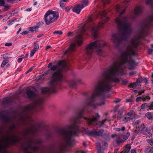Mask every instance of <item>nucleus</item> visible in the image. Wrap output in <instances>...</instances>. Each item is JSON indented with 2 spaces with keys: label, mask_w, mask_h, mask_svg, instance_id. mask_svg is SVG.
<instances>
[{
  "label": "nucleus",
  "mask_w": 153,
  "mask_h": 153,
  "mask_svg": "<svg viewBox=\"0 0 153 153\" xmlns=\"http://www.w3.org/2000/svg\"><path fill=\"white\" fill-rule=\"evenodd\" d=\"M5 2L4 0H0V6H4Z\"/></svg>",
  "instance_id": "nucleus-43"
},
{
  "label": "nucleus",
  "mask_w": 153,
  "mask_h": 153,
  "mask_svg": "<svg viewBox=\"0 0 153 153\" xmlns=\"http://www.w3.org/2000/svg\"><path fill=\"white\" fill-rule=\"evenodd\" d=\"M39 26L37 25L35 26L34 27H32L29 28V30L31 31H36V29L39 28Z\"/></svg>",
  "instance_id": "nucleus-26"
},
{
  "label": "nucleus",
  "mask_w": 153,
  "mask_h": 153,
  "mask_svg": "<svg viewBox=\"0 0 153 153\" xmlns=\"http://www.w3.org/2000/svg\"><path fill=\"white\" fill-rule=\"evenodd\" d=\"M125 11V10L120 14L119 16L116 18L115 22L116 23L120 33H117L112 35L111 40L115 45L116 47L123 41L126 40L131 33V25L128 21V18L125 17L121 18L122 15Z\"/></svg>",
  "instance_id": "nucleus-2"
},
{
  "label": "nucleus",
  "mask_w": 153,
  "mask_h": 153,
  "mask_svg": "<svg viewBox=\"0 0 153 153\" xmlns=\"http://www.w3.org/2000/svg\"><path fill=\"white\" fill-rule=\"evenodd\" d=\"M3 122L7 124L10 122L12 124L9 127V131L5 137L0 139V153H7L6 148L10 145L18 143L20 137L13 134V129L16 127V125L11 120H2Z\"/></svg>",
  "instance_id": "nucleus-3"
},
{
  "label": "nucleus",
  "mask_w": 153,
  "mask_h": 153,
  "mask_svg": "<svg viewBox=\"0 0 153 153\" xmlns=\"http://www.w3.org/2000/svg\"><path fill=\"white\" fill-rule=\"evenodd\" d=\"M150 99V97L148 96H143V101H148Z\"/></svg>",
  "instance_id": "nucleus-27"
},
{
  "label": "nucleus",
  "mask_w": 153,
  "mask_h": 153,
  "mask_svg": "<svg viewBox=\"0 0 153 153\" xmlns=\"http://www.w3.org/2000/svg\"><path fill=\"white\" fill-rule=\"evenodd\" d=\"M104 146H105V147H107L108 146V144L106 142H104Z\"/></svg>",
  "instance_id": "nucleus-59"
},
{
  "label": "nucleus",
  "mask_w": 153,
  "mask_h": 153,
  "mask_svg": "<svg viewBox=\"0 0 153 153\" xmlns=\"http://www.w3.org/2000/svg\"><path fill=\"white\" fill-rule=\"evenodd\" d=\"M140 101H143V96L142 97H138L136 99V102H138Z\"/></svg>",
  "instance_id": "nucleus-35"
},
{
  "label": "nucleus",
  "mask_w": 153,
  "mask_h": 153,
  "mask_svg": "<svg viewBox=\"0 0 153 153\" xmlns=\"http://www.w3.org/2000/svg\"><path fill=\"white\" fill-rule=\"evenodd\" d=\"M107 12L105 10L104 11L100 14L101 18L105 16L107 14Z\"/></svg>",
  "instance_id": "nucleus-36"
},
{
  "label": "nucleus",
  "mask_w": 153,
  "mask_h": 153,
  "mask_svg": "<svg viewBox=\"0 0 153 153\" xmlns=\"http://www.w3.org/2000/svg\"><path fill=\"white\" fill-rule=\"evenodd\" d=\"M33 68L34 67H33L30 68L26 72V73L27 74L29 72L31 71L33 69Z\"/></svg>",
  "instance_id": "nucleus-48"
},
{
  "label": "nucleus",
  "mask_w": 153,
  "mask_h": 153,
  "mask_svg": "<svg viewBox=\"0 0 153 153\" xmlns=\"http://www.w3.org/2000/svg\"><path fill=\"white\" fill-rule=\"evenodd\" d=\"M137 83L136 82H134L131 83L128 86V87L130 88H133L136 87L137 85Z\"/></svg>",
  "instance_id": "nucleus-33"
},
{
  "label": "nucleus",
  "mask_w": 153,
  "mask_h": 153,
  "mask_svg": "<svg viewBox=\"0 0 153 153\" xmlns=\"http://www.w3.org/2000/svg\"><path fill=\"white\" fill-rule=\"evenodd\" d=\"M139 120H136L134 122L132 123V124L133 125H136L137 124H138L139 123Z\"/></svg>",
  "instance_id": "nucleus-44"
},
{
  "label": "nucleus",
  "mask_w": 153,
  "mask_h": 153,
  "mask_svg": "<svg viewBox=\"0 0 153 153\" xmlns=\"http://www.w3.org/2000/svg\"><path fill=\"white\" fill-rule=\"evenodd\" d=\"M50 67V69L42 75L44 76L50 72L51 73V79L49 82V88H45L42 89V92L44 94L56 92L60 83L64 79L62 71L68 70L69 69V65L66 61H59L56 65H53L52 63H50L48 65V68H49Z\"/></svg>",
  "instance_id": "nucleus-1"
},
{
  "label": "nucleus",
  "mask_w": 153,
  "mask_h": 153,
  "mask_svg": "<svg viewBox=\"0 0 153 153\" xmlns=\"http://www.w3.org/2000/svg\"><path fill=\"white\" fill-rule=\"evenodd\" d=\"M145 2L146 4H150L152 7L153 6V0H146Z\"/></svg>",
  "instance_id": "nucleus-28"
},
{
  "label": "nucleus",
  "mask_w": 153,
  "mask_h": 153,
  "mask_svg": "<svg viewBox=\"0 0 153 153\" xmlns=\"http://www.w3.org/2000/svg\"><path fill=\"white\" fill-rule=\"evenodd\" d=\"M143 8L141 6L136 7L134 10V13L132 12L130 13L129 17L131 19H135L137 16H138L142 12Z\"/></svg>",
  "instance_id": "nucleus-12"
},
{
  "label": "nucleus",
  "mask_w": 153,
  "mask_h": 153,
  "mask_svg": "<svg viewBox=\"0 0 153 153\" xmlns=\"http://www.w3.org/2000/svg\"><path fill=\"white\" fill-rule=\"evenodd\" d=\"M29 32V31H24L21 34L22 35H24L28 33Z\"/></svg>",
  "instance_id": "nucleus-47"
},
{
  "label": "nucleus",
  "mask_w": 153,
  "mask_h": 153,
  "mask_svg": "<svg viewBox=\"0 0 153 153\" xmlns=\"http://www.w3.org/2000/svg\"><path fill=\"white\" fill-rule=\"evenodd\" d=\"M3 6L4 7V11H6L9 9V6L8 5H4V6Z\"/></svg>",
  "instance_id": "nucleus-41"
},
{
  "label": "nucleus",
  "mask_w": 153,
  "mask_h": 153,
  "mask_svg": "<svg viewBox=\"0 0 153 153\" xmlns=\"http://www.w3.org/2000/svg\"><path fill=\"white\" fill-rule=\"evenodd\" d=\"M131 148V146L129 144H127L126 145L125 149L121 153H128L130 150Z\"/></svg>",
  "instance_id": "nucleus-18"
},
{
  "label": "nucleus",
  "mask_w": 153,
  "mask_h": 153,
  "mask_svg": "<svg viewBox=\"0 0 153 153\" xmlns=\"http://www.w3.org/2000/svg\"><path fill=\"white\" fill-rule=\"evenodd\" d=\"M7 55H10V54L8 53H7V54H5L3 55V56H4L3 59H4V60H8L9 59V58H11V57H10L8 56H6Z\"/></svg>",
  "instance_id": "nucleus-29"
},
{
  "label": "nucleus",
  "mask_w": 153,
  "mask_h": 153,
  "mask_svg": "<svg viewBox=\"0 0 153 153\" xmlns=\"http://www.w3.org/2000/svg\"><path fill=\"white\" fill-rule=\"evenodd\" d=\"M58 13L51 10L48 11L45 15L44 19L46 24L49 25L55 22L58 18Z\"/></svg>",
  "instance_id": "nucleus-8"
},
{
  "label": "nucleus",
  "mask_w": 153,
  "mask_h": 153,
  "mask_svg": "<svg viewBox=\"0 0 153 153\" xmlns=\"http://www.w3.org/2000/svg\"><path fill=\"white\" fill-rule=\"evenodd\" d=\"M15 21H17V19H15L11 21H8V25H10L13 24V22Z\"/></svg>",
  "instance_id": "nucleus-31"
},
{
  "label": "nucleus",
  "mask_w": 153,
  "mask_h": 153,
  "mask_svg": "<svg viewBox=\"0 0 153 153\" xmlns=\"http://www.w3.org/2000/svg\"><path fill=\"white\" fill-rule=\"evenodd\" d=\"M135 117V114L132 111L130 110L127 114L123 118V121L125 123L129 121Z\"/></svg>",
  "instance_id": "nucleus-14"
},
{
  "label": "nucleus",
  "mask_w": 153,
  "mask_h": 153,
  "mask_svg": "<svg viewBox=\"0 0 153 153\" xmlns=\"http://www.w3.org/2000/svg\"><path fill=\"white\" fill-rule=\"evenodd\" d=\"M128 83V82L126 80H123L122 81V84L125 85L126 84Z\"/></svg>",
  "instance_id": "nucleus-55"
},
{
  "label": "nucleus",
  "mask_w": 153,
  "mask_h": 153,
  "mask_svg": "<svg viewBox=\"0 0 153 153\" xmlns=\"http://www.w3.org/2000/svg\"><path fill=\"white\" fill-rule=\"evenodd\" d=\"M65 9L67 12H68L70 9V8L69 7H66L65 8Z\"/></svg>",
  "instance_id": "nucleus-57"
},
{
  "label": "nucleus",
  "mask_w": 153,
  "mask_h": 153,
  "mask_svg": "<svg viewBox=\"0 0 153 153\" xmlns=\"http://www.w3.org/2000/svg\"><path fill=\"white\" fill-rule=\"evenodd\" d=\"M149 142L150 143V145H152L153 144V138L148 140Z\"/></svg>",
  "instance_id": "nucleus-50"
},
{
  "label": "nucleus",
  "mask_w": 153,
  "mask_h": 153,
  "mask_svg": "<svg viewBox=\"0 0 153 153\" xmlns=\"http://www.w3.org/2000/svg\"><path fill=\"white\" fill-rule=\"evenodd\" d=\"M131 152V153H137L136 151L134 149H132Z\"/></svg>",
  "instance_id": "nucleus-61"
},
{
  "label": "nucleus",
  "mask_w": 153,
  "mask_h": 153,
  "mask_svg": "<svg viewBox=\"0 0 153 153\" xmlns=\"http://www.w3.org/2000/svg\"><path fill=\"white\" fill-rule=\"evenodd\" d=\"M106 45V43L102 40H98L90 43L86 48V52L88 55H91L94 50H95L98 55H102V48Z\"/></svg>",
  "instance_id": "nucleus-5"
},
{
  "label": "nucleus",
  "mask_w": 153,
  "mask_h": 153,
  "mask_svg": "<svg viewBox=\"0 0 153 153\" xmlns=\"http://www.w3.org/2000/svg\"><path fill=\"white\" fill-rule=\"evenodd\" d=\"M145 151L146 153H153V148H147Z\"/></svg>",
  "instance_id": "nucleus-24"
},
{
  "label": "nucleus",
  "mask_w": 153,
  "mask_h": 153,
  "mask_svg": "<svg viewBox=\"0 0 153 153\" xmlns=\"http://www.w3.org/2000/svg\"><path fill=\"white\" fill-rule=\"evenodd\" d=\"M129 135V132H127L125 135H117L115 134L112 135V137H116L117 143L119 144L121 143L124 142L126 140Z\"/></svg>",
  "instance_id": "nucleus-11"
},
{
  "label": "nucleus",
  "mask_w": 153,
  "mask_h": 153,
  "mask_svg": "<svg viewBox=\"0 0 153 153\" xmlns=\"http://www.w3.org/2000/svg\"><path fill=\"white\" fill-rule=\"evenodd\" d=\"M72 33L71 32H69L67 34V35L68 36H71L72 34Z\"/></svg>",
  "instance_id": "nucleus-63"
},
{
  "label": "nucleus",
  "mask_w": 153,
  "mask_h": 153,
  "mask_svg": "<svg viewBox=\"0 0 153 153\" xmlns=\"http://www.w3.org/2000/svg\"><path fill=\"white\" fill-rule=\"evenodd\" d=\"M79 82V80H73L70 81L69 83V86L70 87H72L76 85L77 83V82Z\"/></svg>",
  "instance_id": "nucleus-21"
},
{
  "label": "nucleus",
  "mask_w": 153,
  "mask_h": 153,
  "mask_svg": "<svg viewBox=\"0 0 153 153\" xmlns=\"http://www.w3.org/2000/svg\"><path fill=\"white\" fill-rule=\"evenodd\" d=\"M82 9L80 4H78L74 6L72 9V10L73 12L79 14Z\"/></svg>",
  "instance_id": "nucleus-17"
},
{
  "label": "nucleus",
  "mask_w": 153,
  "mask_h": 153,
  "mask_svg": "<svg viewBox=\"0 0 153 153\" xmlns=\"http://www.w3.org/2000/svg\"><path fill=\"white\" fill-rule=\"evenodd\" d=\"M104 23V22H100L98 25H95L94 23L91 26V31L92 33V35L94 39H96L98 37L97 33L99 29L103 27V25Z\"/></svg>",
  "instance_id": "nucleus-10"
},
{
  "label": "nucleus",
  "mask_w": 153,
  "mask_h": 153,
  "mask_svg": "<svg viewBox=\"0 0 153 153\" xmlns=\"http://www.w3.org/2000/svg\"><path fill=\"white\" fill-rule=\"evenodd\" d=\"M76 153H85V152L83 150L77 151Z\"/></svg>",
  "instance_id": "nucleus-56"
},
{
  "label": "nucleus",
  "mask_w": 153,
  "mask_h": 153,
  "mask_svg": "<svg viewBox=\"0 0 153 153\" xmlns=\"http://www.w3.org/2000/svg\"><path fill=\"white\" fill-rule=\"evenodd\" d=\"M4 104H10L12 102V100L11 98L6 99L3 101Z\"/></svg>",
  "instance_id": "nucleus-22"
},
{
  "label": "nucleus",
  "mask_w": 153,
  "mask_h": 153,
  "mask_svg": "<svg viewBox=\"0 0 153 153\" xmlns=\"http://www.w3.org/2000/svg\"><path fill=\"white\" fill-rule=\"evenodd\" d=\"M88 134L90 135L98 136H104L106 135V133L105 132L103 129H100L98 131L94 129L88 131Z\"/></svg>",
  "instance_id": "nucleus-13"
},
{
  "label": "nucleus",
  "mask_w": 153,
  "mask_h": 153,
  "mask_svg": "<svg viewBox=\"0 0 153 153\" xmlns=\"http://www.w3.org/2000/svg\"><path fill=\"white\" fill-rule=\"evenodd\" d=\"M88 0H84L80 4L81 8H83L86 6L88 4Z\"/></svg>",
  "instance_id": "nucleus-20"
},
{
  "label": "nucleus",
  "mask_w": 153,
  "mask_h": 153,
  "mask_svg": "<svg viewBox=\"0 0 153 153\" xmlns=\"http://www.w3.org/2000/svg\"><path fill=\"white\" fill-rule=\"evenodd\" d=\"M38 132V126L35 125H32L30 128H27L22 133L24 137L29 136L31 134H34Z\"/></svg>",
  "instance_id": "nucleus-9"
},
{
  "label": "nucleus",
  "mask_w": 153,
  "mask_h": 153,
  "mask_svg": "<svg viewBox=\"0 0 153 153\" xmlns=\"http://www.w3.org/2000/svg\"><path fill=\"white\" fill-rule=\"evenodd\" d=\"M62 33V32L61 31H56L53 32V34H57L58 35H61Z\"/></svg>",
  "instance_id": "nucleus-39"
},
{
  "label": "nucleus",
  "mask_w": 153,
  "mask_h": 153,
  "mask_svg": "<svg viewBox=\"0 0 153 153\" xmlns=\"http://www.w3.org/2000/svg\"><path fill=\"white\" fill-rule=\"evenodd\" d=\"M23 59L24 58L23 57L22 58H19V59H18L17 60L18 62L19 63L21 62H22V59Z\"/></svg>",
  "instance_id": "nucleus-54"
},
{
  "label": "nucleus",
  "mask_w": 153,
  "mask_h": 153,
  "mask_svg": "<svg viewBox=\"0 0 153 153\" xmlns=\"http://www.w3.org/2000/svg\"><path fill=\"white\" fill-rule=\"evenodd\" d=\"M26 93L29 99H34V101L33 103L23 108V111L19 120L20 121H24L27 118H29V116L27 114L28 113H33V110H35L37 106H42L44 102L43 98L37 95L33 91L28 90Z\"/></svg>",
  "instance_id": "nucleus-4"
},
{
  "label": "nucleus",
  "mask_w": 153,
  "mask_h": 153,
  "mask_svg": "<svg viewBox=\"0 0 153 153\" xmlns=\"http://www.w3.org/2000/svg\"><path fill=\"white\" fill-rule=\"evenodd\" d=\"M144 92H145V90H143L142 91H138V95H141V94L142 93H144Z\"/></svg>",
  "instance_id": "nucleus-45"
},
{
  "label": "nucleus",
  "mask_w": 153,
  "mask_h": 153,
  "mask_svg": "<svg viewBox=\"0 0 153 153\" xmlns=\"http://www.w3.org/2000/svg\"><path fill=\"white\" fill-rule=\"evenodd\" d=\"M152 22L153 14L147 18L141 24L138 36L135 37L133 38H143L144 36H146L150 23Z\"/></svg>",
  "instance_id": "nucleus-7"
},
{
  "label": "nucleus",
  "mask_w": 153,
  "mask_h": 153,
  "mask_svg": "<svg viewBox=\"0 0 153 153\" xmlns=\"http://www.w3.org/2000/svg\"><path fill=\"white\" fill-rule=\"evenodd\" d=\"M148 107L149 108V109H153V103L151 104L150 105L148 106Z\"/></svg>",
  "instance_id": "nucleus-49"
},
{
  "label": "nucleus",
  "mask_w": 153,
  "mask_h": 153,
  "mask_svg": "<svg viewBox=\"0 0 153 153\" xmlns=\"http://www.w3.org/2000/svg\"><path fill=\"white\" fill-rule=\"evenodd\" d=\"M153 51V50L152 49H149V54H151L152 52Z\"/></svg>",
  "instance_id": "nucleus-62"
},
{
  "label": "nucleus",
  "mask_w": 153,
  "mask_h": 153,
  "mask_svg": "<svg viewBox=\"0 0 153 153\" xmlns=\"http://www.w3.org/2000/svg\"><path fill=\"white\" fill-rule=\"evenodd\" d=\"M141 127H142V129L141 130V132L145 134L150 137L152 135L150 132V130H149L148 128L145 127L143 124H142Z\"/></svg>",
  "instance_id": "nucleus-16"
},
{
  "label": "nucleus",
  "mask_w": 153,
  "mask_h": 153,
  "mask_svg": "<svg viewBox=\"0 0 153 153\" xmlns=\"http://www.w3.org/2000/svg\"><path fill=\"white\" fill-rule=\"evenodd\" d=\"M76 45V44L75 43L71 44L69 48L65 51L64 54H67L69 55L72 54L75 50Z\"/></svg>",
  "instance_id": "nucleus-15"
},
{
  "label": "nucleus",
  "mask_w": 153,
  "mask_h": 153,
  "mask_svg": "<svg viewBox=\"0 0 153 153\" xmlns=\"http://www.w3.org/2000/svg\"><path fill=\"white\" fill-rule=\"evenodd\" d=\"M52 137V134L51 133H48L46 135V137L48 139Z\"/></svg>",
  "instance_id": "nucleus-37"
},
{
  "label": "nucleus",
  "mask_w": 153,
  "mask_h": 153,
  "mask_svg": "<svg viewBox=\"0 0 153 153\" xmlns=\"http://www.w3.org/2000/svg\"><path fill=\"white\" fill-rule=\"evenodd\" d=\"M39 45L38 44H36L34 47L33 49L37 51L39 48Z\"/></svg>",
  "instance_id": "nucleus-42"
},
{
  "label": "nucleus",
  "mask_w": 153,
  "mask_h": 153,
  "mask_svg": "<svg viewBox=\"0 0 153 153\" xmlns=\"http://www.w3.org/2000/svg\"><path fill=\"white\" fill-rule=\"evenodd\" d=\"M43 23H43V22H39L38 23L37 25L39 26H40L42 25L43 24Z\"/></svg>",
  "instance_id": "nucleus-58"
},
{
  "label": "nucleus",
  "mask_w": 153,
  "mask_h": 153,
  "mask_svg": "<svg viewBox=\"0 0 153 153\" xmlns=\"http://www.w3.org/2000/svg\"><path fill=\"white\" fill-rule=\"evenodd\" d=\"M93 19L91 16H89L87 21L85 22L82 27L79 29L76 34V36L74 39L77 43L78 45L80 46L83 43V36L87 34L86 30L85 29V25L88 22L93 21Z\"/></svg>",
  "instance_id": "nucleus-6"
},
{
  "label": "nucleus",
  "mask_w": 153,
  "mask_h": 153,
  "mask_svg": "<svg viewBox=\"0 0 153 153\" xmlns=\"http://www.w3.org/2000/svg\"><path fill=\"white\" fill-rule=\"evenodd\" d=\"M124 111V107H123L119 110L118 112V114L117 116L118 119H119V120L121 119L122 117Z\"/></svg>",
  "instance_id": "nucleus-19"
},
{
  "label": "nucleus",
  "mask_w": 153,
  "mask_h": 153,
  "mask_svg": "<svg viewBox=\"0 0 153 153\" xmlns=\"http://www.w3.org/2000/svg\"><path fill=\"white\" fill-rule=\"evenodd\" d=\"M125 127L124 126H123L121 128H114V130L117 131H119L121 130L122 131H123L125 130Z\"/></svg>",
  "instance_id": "nucleus-25"
},
{
  "label": "nucleus",
  "mask_w": 153,
  "mask_h": 153,
  "mask_svg": "<svg viewBox=\"0 0 153 153\" xmlns=\"http://www.w3.org/2000/svg\"><path fill=\"white\" fill-rule=\"evenodd\" d=\"M60 7L62 8H63L64 7V3L62 2H60Z\"/></svg>",
  "instance_id": "nucleus-53"
},
{
  "label": "nucleus",
  "mask_w": 153,
  "mask_h": 153,
  "mask_svg": "<svg viewBox=\"0 0 153 153\" xmlns=\"http://www.w3.org/2000/svg\"><path fill=\"white\" fill-rule=\"evenodd\" d=\"M102 1L103 2V4L104 5L106 4H109L110 2L109 0H102Z\"/></svg>",
  "instance_id": "nucleus-40"
},
{
  "label": "nucleus",
  "mask_w": 153,
  "mask_h": 153,
  "mask_svg": "<svg viewBox=\"0 0 153 153\" xmlns=\"http://www.w3.org/2000/svg\"><path fill=\"white\" fill-rule=\"evenodd\" d=\"M120 101V100L118 99L114 101V102L115 103H117L119 102Z\"/></svg>",
  "instance_id": "nucleus-60"
},
{
  "label": "nucleus",
  "mask_w": 153,
  "mask_h": 153,
  "mask_svg": "<svg viewBox=\"0 0 153 153\" xmlns=\"http://www.w3.org/2000/svg\"><path fill=\"white\" fill-rule=\"evenodd\" d=\"M9 60H4L2 62V64L1 65V66L2 67H4V65L8 62Z\"/></svg>",
  "instance_id": "nucleus-32"
},
{
  "label": "nucleus",
  "mask_w": 153,
  "mask_h": 153,
  "mask_svg": "<svg viewBox=\"0 0 153 153\" xmlns=\"http://www.w3.org/2000/svg\"><path fill=\"white\" fill-rule=\"evenodd\" d=\"M147 107H148V104L146 103L143 104L141 106V108L142 109H143Z\"/></svg>",
  "instance_id": "nucleus-38"
},
{
  "label": "nucleus",
  "mask_w": 153,
  "mask_h": 153,
  "mask_svg": "<svg viewBox=\"0 0 153 153\" xmlns=\"http://www.w3.org/2000/svg\"><path fill=\"white\" fill-rule=\"evenodd\" d=\"M136 73L137 72L136 71H132L129 73V74L130 76H131L136 74Z\"/></svg>",
  "instance_id": "nucleus-46"
},
{
  "label": "nucleus",
  "mask_w": 153,
  "mask_h": 153,
  "mask_svg": "<svg viewBox=\"0 0 153 153\" xmlns=\"http://www.w3.org/2000/svg\"><path fill=\"white\" fill-rule=\"evenodd\" d=\"M12 45V44L11 42L9 43H7L5 44V45L7 46H11Z\"/></svg>",
  "instance_id": "nucleus-52"
},
{
  "label": "nucleus",
  "mask_w": 153,
  "mask_h": 153,
  "mask_svg": "<svg viewBox=\"0 0 153 153\" xmlns=\"http://www.w3.org/2000/svg\"><path fill=\"white\" fill-rule=\"evenodd\" d=\"M147 117L149 119L153 120V114L148 112L146 115Z\"/></svg>",
  "instance_id": "nucleus-23"
},
{
  "label": "nucleus",
  "mask_w": 153,
  "mask_h": 153,
  "mask_svg": "<svg viewBox=\"0 0 153 153\" xmlns=\"http://www.w3.org/2000/svg\"><path fill=\"white\" fill-rule=\"evenodd\" d=\"M36 51L34 49H32L31 50L30 52V57H32L34 55Z\"/></svg>",
  "instance_id": "nucleus-34"
},
{
  "label": "nucleus",
  "mask_w": 153,
  "mask_h": 153,
  "mask_svg": "<svg viewBox=\"0 0 153 153\" xmlns=\"http://www.w3.org/2000/svg\"><path fill=\"white\" fill-rule=\"evenodd\" d=\"M83 96H86V97L88 96V94L86 93H83Z\"/></svg>",
  "instance_id": "nucleus-64"
},
{
  "label": "nucleus",
  "mask_w": 153,
  "mask_h": 153,
  "mask_svg": "<svg viewBox=\"0 0 153 153\" xmlns=\"http://www.w3.org/2000/svg\"><path fill=\"white\" fill-rule=\"evenodd\" d=\"M16 13L15 10H13L10 12V13L11 14V16H13Z\"/></svg>",
  "instance_id": "nucleus-51"
},
{
  "label": "nucleus",
  "mask_w": 153,
  "mask_h": 153,
  "mask_svg": "<svg viewBox=\"0 0 153 153\" xmlns=\"http://www.w3.org/2000/svg\"><path fill=\"white\" fill-rule=\"evenodd\" d=\"M96 146L97 149V151L99 150H101V146L100 143H97L96 144Z\"/></svg>",
  "instance_id": "nucleus-30"
}]
</instances>
